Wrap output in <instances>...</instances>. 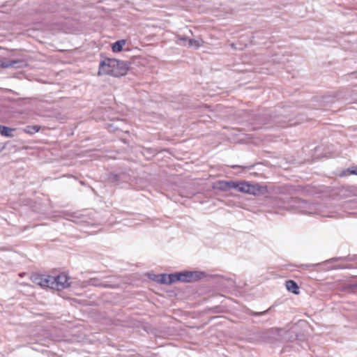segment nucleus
<instances>
[{"label": "nucleus", "instance_id": "nucleus-15", "mask_svg": "<svg viewBox=\"0 0 357 357\" xmlns=\"http://www.w3.org/2000/svg\"><path fill=\"white\" fill-rule=\"evenodd\" d=\"M188 40L187 36H176V43L178 45L188 46Z\"/></svg>", "mask_w": 357, "mask_h": 357}, {"label": "nucleus", "instance_id": "nucleus-2", "mask_svg": "<svg viewBox=\"0 0 357 357\" xmlns=\"http://www.w3.org/2000/svg\"><path fill=\"white\" fill-rule=\"evenodd\" d=\"M236 188L241 192L247 193L252 195H265L268 190L266 185H263L259 183L252 184L248 182H236Z\"/></svg>", "mask_w": 357, "mask_h": 357}, {"label": "nucleus", "instance_id": "nucleus-3", "mask_svg": "<svg viewBox=\"0 0 357 357\" xmlns=\"http://www.w3.org/2000/svg\"><path fill=\"white\" fill-rule=\"evenodd\" d=\"M205 275L204 272L201 271H183L174 274L168 275L169 277L170 283H174L177 281L191 282H195Z\"/></svg>", "mask_w": 357, "mask_h": 357}, {"label": "nucleus", "instance_id": "nucleus-16", "mask_svg": "<svg viewBox=\"0 0 357 357\" xmlns=\"http://www.w3.org/2000/svg\"><path fill=\"white\" fill-rule=\"evenodd\" d=\"M157 280L162 284H171L170 280H169V277H168V275H167V274H162V275H158Z\"/></svg>", "mask_w": 357, "mask_h": 357}, {"label": "nucleus", "instance_id": "nucleus-12", "mask_svg": "<svg viewBox=\"0 0 357 357\" xmlns=\"http://www.w3.org/2000/svg\"><path fill=\"white\" fill-rule=\"evenodd\" d=\"M203 43L202 39H189L188 41V46L194 48L199 47Z\"/></svg>", "mask_w": 357, "mask_h": 357}, {"label": "nucleus", "instance_id": "nucleus-18", "mask_svg": "<svg viewBox=\"0 0 357 357\" xmlns=\"http://www.w3.org/2000/svg\"><path fill=\"white\" fill-rule=\"evenodd\" d=\"M351 173L357 175V167L352 170Z\"/></svg>", "mask_w": 357, "mask_h": 357}, {"label": "nucleus", "instance_id": "nucleus-7", "mask_svg": "<svg viewBox=\"0 0 357 357\" xmlns=\"http://www.w3.org/2000/svg\"><path fill=\"white\" fill-rule=\"evenodd\" d=\"M50 278L51 275H35L32 276L31 280L35 284L40 286L41 287L50 288V284L52 282L50 279Z\"/></svg>", "mask_w": 357, "mask_h": 357}, {"label": "nucleus", "instance_id": "nucleus-6", "mask_svg": "<svg viewBox=\"0 0 357 357\" xmlns=\"http://www.w3.org/2000/svg\"><path fill=\"white\" fill-rule=\"evenodd\" d=\"M305 204V202L299 198H291L287 202H284L283 205L280 206V207L287 210H301Z\"/></svg>", "mask_w": 357, "mask_h": 357}, {"label": "nucleus", "instance_id": "nucleus-4", "mask_svg": "<svg viewBox=\"0 0 357 357\" xmlns=\"http://www.w3.org/2000/svg\"><path fill=\"white\" fill-rule=\"evenodd\" d=\"M50 279L52 282L50 289L61 290L70 286V278L64 273H61L56 277L51 275Z\"/></svg>", "mask_w": 357, "mask_h": 357}, {"label": "nucleus", "instance_id": "nucleus-8", "mask_svg": "<svg viewBox=\"0 0 357 357\" xmlns=\"http://www.w3.org/2000/svg\"><path fill=\"white\" fill-rule=\"evenodd\" d=\"M218 188L222 190H227L231 188H236V182L222 181L218 183Z\"/></svg>", "mask_w": 357, "mask_h": 357}, {"label": "nucleus", "instance_id": "nucleus-17", "mask_svg": "<svg viewBox=\"0 0 357 357\" xmlns=\"http://www.w3.org/2000/svg\"><path fill=\"white\" fill-rule=\"evenodd\" d=\"M266 312H267V310L264 311V312H255V313H253V315L254 316H261V315H263L265 313H266Z\"/></svg>", "mask_w": 357, "mask_h": 357}, {"label": "nucleus", "instance_id": "nucleus-5", "mask_svg": "<svg viewBox=\"0 0 357 357\" xmlns=\"http://www.w3.org/2000/svg\"><path fill=\"white\" fill-rule=\"evenodd\" d=\"M26 65V61L22 59H0V68H21Z\"/></svg>", "mask_w": 357, "mask_h": 357}, {"label": "nucleus", "instance_id": "nucleus-14", "mask_svg": "<svg viewBox=\"0 0 357 357\" xmlns=\"http://www.w3.org/2000/svg\"><path fill=\"white\" fill-rule=\"evenodd\" d=\"M89 284L95 287H107V285L98 278H91L89 280Z\"/></svg>", "mask_w": 357, "mask_h": 357}, {"label": "nucleus", "instance_id": "nucleus-9", "mask_svg": "<svg viewBox=\"0 0 357 357\" xmlns=\"http://www.w3.org/2000/svg\"><path fill=\"white\" fill-rule=\"evenodd\" d=\"M286 287L288 291H291L292 293H294L295 294H298V286L296 284V282H295L294 281H293V280L287 281L286 282Z\"/></svg>", "mask_w": 357, "mask_h": 357}, {"label": "nucleus", "instance_id": "nucleus-11", "mask_svg": "<svg viewBox=\"0 0 357 357\" xmlns=\"http://www.w3.org/2000/svg\"><path fill=\"white\" fill-rule=\"evenodd\" d=\"M14 130H15L13 128H10L8 127L3 126H0V133L3 136L13 137V132H14Z\"/></svg>", "mask_w": 357, "mask_h": 357}, {"label": "nucleus", "instance_id": "nucleus-1", "mask_svg": "<svg viewBox=\"0 0 357 357\" xmlns=\"http://www.w3.org/2000/svg\"><path fill=\"white\" fill-rule=\"evenodd\" d=\"M127 70V65L123 61L114 59H105L100 63L98 75L120 77L124 75Z\"/></svg>", "mask_w": 357, "mask_h": 357}, {"label": "nucleus", "instance_id": "nucleus-10", "mask_svg": "<svg viewBox=\"0 0 357 357\" xmlns=\"http://www.w3.org/2000/svg\"><path fill=\"white\" fill-rule=\"evenodd\" d=\"M126 41L125 40H120L112 45V51L114 52H119L122 50L123 46L126 44Z\"/></svg>", "mask_w": 357, "mask_h": 357}, {"label": "nucleus", "instance_id": "nucleus-13", "mask_svg": "<svg viewBox=\"0 0 357 357\" xmlns=\"http://www.w3.org/2000/svg\"><path fill=\"white\" fill-rule=\"evenodd\" d=\"M40 130L38 126H27L24 128V132L30 135L38 132Z\"/></svg>", "mask_w": 357, "mask_h": 357}]
</instances>
